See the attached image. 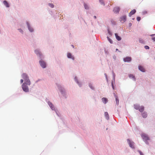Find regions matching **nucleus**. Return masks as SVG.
<instances>
[{
    "label": "nucleus",
    "instance_id": "f257e3e1",
    "mask_svg": "<svg viewBox=\"0 0 155 155\" xmlns=\"http://www.w3.org/2000/svg\"><path fill=\"white\" fill-rule=\"evenodd\" d=\"M22 88L24 91L28 92L29 91L28 88L25 84V83H23L22 85Z\"/></svg>",
    "mask_w": 155,
    "mask_h": 155
},
{
    "label": "nucleus",
    "instance_id": "f03ea898",
    "mask_svg": "<svg viewBox=\"0 0 155 155\" xmlns=\"http://www.w3.org/2000/svg\"><path fill=\"white\" fill-rule=\"evenodd\" d=\"M127 141L129 143V145L130 147H131L132 148H134V142H133L130 141V140H129V139H128L127 140Z\"/></svg>",
    "mask_w": 155,
    "mask_h": 155
},
{
    "label": "nucleus",
    "instance_id": "7ed1b4c3",
    "mask_svg": "<svg viewBox=\"0 0 155 155\" xmlns=\"http://www.w3.org/2000/svg\"><path fill=\"white\" fill-rule=\"evenodd\" d=\"M126 20V15H124L121 17L120 18V21L122 23L125 22Z\"/></svg>",
    "mask_w": 155,
    "mask_h": 155
},
{
    "label": "nucleus",
    "instance_id": "20e7f679",
    "mask_svg": "<svg viewBox=\"0 0 155 155\" xmlns=\"http://www.w3.org/2000/svg\"><path fill=\"white\" fill-rule=\"evenodd\" d=\"M39 62L41 66L43 68H45L46 67V64L43 61H40Z\"/></svg>",
    "mask_w": 155,
    "mask_h": 155
},
{
    "label": "nucleus",
    "instance_id": "39448f33",
    "mask_svg": "<svg viewBox=\"0 0 155 155\" xmlns=\"http://www.w3.org/2000/svg\"><path fill=\"white\" fill-rule=\"evenodd\" d=\"M120 10V8L119 7H115L113 10L114 12L116 13H118Z\"/></svg>",
    "mask_w": 155,
    "mask_h": 155
},
{
    "label": "nucleus",
    "instance_id": "423d86ee",
    "mask_svg": "<svg viewBox=\"0 0 155 155\" xmlns=\"http://www.w3.org/2000/svg\"><path fill=\"white\" fill-rule=\"evenodd\" d=\"M131 60V58L130 57H127L124 59V62H130Z\"/></svg>",
    "mask_w": 155,
    "mask_h": 155
},
{
    "label": "nucleus",
    "instance_id": "0eeeda50",
    "mask_svg": "<svg viewBox=\"0 0 155 155\" xmlns=\"http://www.w3.org/2000/svg\"><path fill=\"white\" fill-rule=\"evenodd\" d=\"M22 77L24 79L25 81L29 79L28 75L25 73L22 74Z\"/></svg>",
    "mask_w": 155,
    "mask_h": 155
},
{
    "label": "nucleus",
    "instance_id": "6e6552de",
    "mask_svg": "<svg viewBox=\"0 0 155 155\" xmlns=\"http://www.w3.org/2000/svg\"><path fill=\"white\" fill-rule=\"evenodd\" d=\"M142 137L143 140H149V138L145 134H143L142 135Z\"/></svg>",
    "mask_w": 155,
    "mask_h": 155
},
{
    "label": "nucleus",
    "instance_id": "1a4fd4ad",
    "mask_svg": "<svg viewBox=\"0 0 155 155\" xmlns=\"http://www.w3.org/2000/svg\"><path fill=\"white\" fill-rule=\"evenodd\" d=\"M136 12V10L135 9H134V10H132L129 13V16L130 17L132 15L134 14Z\"/></svg>",
    "mask_w": 155,
    "mask_h": 155
},
{
    "label": "nucleus",
    "instance_id": "9d476101",
    "mask_svg": "<svg viewBox=\"0 0 155 155\" xmlns=\"http://www.w3.org/2000/svg\"><path fill=\"white\" fill-rule=\"evenodd\" d=\"M25 81V84H26L28 85H30L31 84V82L29 79H28L26 80Z\"/></svg>",
    "mask_w": 155,
    "mask_h": 155
},
{
    "label": "nucleus",
    "instance_id": "9b49d317",
    "mask_svg": "<svg viewBox=\"0 0 155 155\" xmlns=\"http://www.w3.org/2000/svg\"><path fill=\"white\" fill-rule=\"evenodd\" d=\"M144 110V107L143 106H140L138 110L140 112H142Z\"/></svg>",
    "mask_w": 155,
    "mask_h": 155
},
{
    "label": "nucleus",
    "instance_id": "f8f14e48",
    "mask_svg": "<svg viewBox=\"0 0 155 155\" xmlns=\"http://www.w3.org/2000/svg\"><path fill=\"white\" fill-rule=\"evenodd\" d=\"M48 104L49 106H50V107L51 108L52 110H54V106L52 104V103L51 102H49L48 103Z\"/></svg>",
    "mask_w": 155,
    "mask_h": 155
},
{
    "label": "nucleus",
    "instance_id": "ddd939ff",
    "mask_svg": "<svg viewBox=\"0 0 155 155\" xmlns=\"http://www.w3.org/2000/svg\"><path fill=\"white\" fill-rule=\"evenodd\" d=\"M139 69L141 71L144 72L145 71V69L143 68L141 66H140L139 67Z\"/></svg>",
    "mask_w": 155,
    "mask_h": 155
},
{
    "label": "nucleus",
    "instance_id": "4468645a",
    "mask_svg": "<svg viewBox=\"0 0 155 155\" xmlns=\"http://www.w3.org/2000/svg\"><path fill=\"white\" fill-rule=\"evenodd\" d=\"M115 36L116 39L118 41H120L121 40V38L120 36H118V35L117 33H115Z\"/></svg>",
    "mask_w": 155,
    "mask_h": 155
},
{
    "label": "nucleus",
    "instance_id": "2eb2a0df",
    "mask_svg": "<svg viewBox=\"0 0 155 155\" xmlns=\"http://www.w3.org/2000/svg\"><path fill=\"white\" fill-rule=\"evenodd\" d=\"M129 76L130 78L133 79L134 81H135L136 80V78H135L133 74H130Z\"/></svg>",
    "mask_w": 155,
    "mask_h": 155
},
{
    "label": "nucleus",
    "instance_id": "dca6fc26",
    "mask_svg": "<svg viewBox=\"0 0 155 155\" xmlns=\"http://www.w3.org/2000/svg\"><path fill=\"white\" fill-rule=\"evenodd\" d=\"M102 102L104 104H106L107 101V99L105 97L103 98L102 99Z\"/></svg>",
    "mask_w": 155,
    "mask_h": 155
},
{
    "label": "nucleus",
    "instance_id": "f3484780",
    "mask_svg": "<svg viewBox=\"0 0 155 155\" xmlns=\"http://www.w3.org/2000/svg\"><path fill=\"white\" fill-rule=\"evenodd\" d=\"M3 3L5 5V6L7 7H9V5H8V4L7 2L6 1H4L3 2Z\"/></svg>",
    "mask_w": 155,
    "mask_h": 155
},
{
    "label": "nucleus",
    "instance_id": "a211bd4d",
    "mask_svg": "<svg viewBox=\"0 0 155 155\" xmlns=\"http://www.w3.org/2000/svg\"><path fill=\"white\" fill-rule=\"evenodd\" d=\"M68 58H71L73 60H74V57L71 55V54L70 53H68Z\"/></svg>",
    "mask_w": 155,
    "mask_h": 155
},
{
    "label": "nucleus",
    "instance_id": "6ab92c4d",
    "mask_svg": "<svg viewBox=\"0 0 155 155\" xmlns=\"http://www.w3.org/2000/svg\"><path fill=\"white\" fill-rule=\"evenodd\" d=\"M142 116L143 118H145L147 116V114L146 113H143L142 114Z\"/></svg>",
    "mask_w": 155,
    "mask_h": 155
},
{
    "label": "nucleus",
    "instance_id": "aec40b11",
    "mask_svg": "<svg viewBox=\"0 0 155 155\" xmlns=\"http://www.w3.org/2000/svg\"><path fill=\"white\" fill-rule=\"evenodd\" d=\"M134 108L136 110H138L140 107L139 105L137 104H135L134 105Z\"/></svg>",
    "mask_w": 155,
    "mask_h": 155
},
{
    "label": "nucleus",
    "instance_id": "412c9836",
    "mask_svg": "<svg viewBox=\"0 0 155 155\" xmlns=\"http://www.w3.org/2000/svg\"><path fill=\"white\" fill-rule=\"evenodd\" d=\"M35 52L37 54H41L40 52L39 51V50H35Z\"/></svg>",
    "mask_w": 155,
    "mask_h": 155
},
{
    "label": "nucleus",
    "instance_id": "4be33fe9",
    "mask_svg": "<svg viewBox=\"0 0 155 155\" xmlns=\"http://www.w3.org/2000/svg\"><path fill=\"white\" fill-rule=\"evenodd\" d=\"M28 29L29 30V31H31L32 32L33 31V29L32 28H31L30 26L28 25Z\"/></svg>",
    "mask_w": 155,
    "mask_h": 155
},
{
    "label": "nucleus",
    "instance_id": "5701e85b",
    "mask_svg": "<svg viewBox=\"0 0 155 155\" xmlns=\"http://www.w3.org/2000/svg\"><path fill=\"white\" fill-rule=\"evenodd\" d=\"M84 6L85 9H88L89 8V7L88 5H87L85 3H84Z\"/></svg>",
    "mask_w": 155,
    "mask_h": 155
},
{
    "label": "nucleus",
    "instance_id": "b1692460",
    "mask_svg": "<svg viewBox=\"0 0 155 155\" xmlns=\"http://www.w3.org/2000/svg\"><path fill=\"white\" fill-rule=\"evenodd\" d=\"M115 99L117 104H118L119 101V100L118 99L117 97V96H116Z\"/></svg>",
    "mask_w": 155,
    "mask_h": 155
},
{
    "label": "nucleus",
    "instance_id": "393cba45",
    "mask_svg": "<svg viewBox=\"0 0 155 155\" xmlns=\"http://www.w3.org/2000/svg\"><path fill=\"white\" fill-rule=\"evenodd\" d=\"M139 42L141 43H144L143 40L141 38L139 39Z\"/></svg>",
    "mask_w": 155,
    "mask_h": 155
},
{
    "label": "nucleus",
    "instance_id": "a878e982",
    "mask_svg": "<svg viewBox=\"0 0 155 155\" xmlns=\"http://www.w3.org/2000/svg\"><path fill=\"white\" fill-rule=\"evenodd\" d=\"M107 38L108 40L109 41L110 43L111 44L112 43H113L112 41L108 37H107Z\"/></svg>",
    "mask_w": 155,
    "mask_h": 155
},
{
    "label": "nucleus",
    "instance_id": "bb28decb",
    "mask_svg": "<svg viewBox=\"0 0 155 155\" xmlns=\"http://www.w3.org/2000/svg\"><path fill=\"white\" fill-rule=\"evenodd\" d=\"M99 0L100 2H101V4L104 5V3L103 1V0Z\"/></svg>",
    "mask_w": 155,
    "mask_h": 155
},
{
    "label": "nucleus",
    "instance_id": "cd10ccee",
    "mask_svg": "<svg viewBox=\"0 0 155 155\" xmlns=\"http://www.w3.org/2000/svg\"><path fill=\"white\" fill-rule=\"evenodd\" d=\"M89 86L92 89H94V88L91 84H89Z\"/></svg>",
    "mask_w": 155,
    "mask_h": 155
},
{
    "label": "nucleus",
    "instance_id": "c85d7f7f",
    "mask_svg": "<svg viewBox=\"0 0 155 155\" xmlns=\"http://www.w3.org/2000/svg\"><path fill=\"white\" fill-rule=\"evenodd\" d=\"M105 115L106 116V117H108V118H109V117H108V113L107 112H105Z\"/></svg>",
    "mask_w": 155,
    "mask_h": 155
},
{
    "label": "nucleus",
    "instance_id": "c756f323",
    "mask_svg": "<svg viewBox=\"0 0 155 155\" xmlns=\"http://www.w3.org/2000/svg\"><path fill=\"white\" fill-rule=\"evenodd\" d=\"M49 5L52 8H53L54 7V5L52 4H49Z\"/></svg>",
    "mask_w": 155,
    "mask_h": 155
},
{
    "label": "nucleus",
    "instance_id": "7c9ffc66",
    "mask_svg": "<svg viewBox=\"0 0 155 155\" xmlns=\"http://www.w3.org/2000/svg\"><path fill=\"white\" fill-rule=\"evenodd\" d=\"M74 79L75 80V81H76V82L79 85H80L79 84V83L78 82V80H77V77H75V78H74Z\"/></svg>",
    "mask_w": 155,
    "mask_h": 155
},
{
    "label": "nucleus",
    "instance_id": "2f4dec72",
    "mask_svg": "<svg viewBox=\"0 0 155 155\" xmlns=\"http://www.w3.org/2000/svg\"><path fill=\"white\" fill-rule=\"evenodd\" d=\"M144 48L146 49H149V47L148 46H145Z\"/></svg>",
    "mask_w": 155,
    "mask_h": 155
},
{
    "label": "nucleus",
    "instance_id": "473e14b6",
    "mask_svg": "<svg viewBox=\"0 0 155 155\" xmlns=\"http://www.w3.org/2000/svg\"><path fill=\"white\" fill-rule=\"evenodd\" d=\"M137 21H139L140 20V17H137Z\"/></svg>",
    "mask_w": 155,
    "mask_h": 155
},
{
    "label": "nucleus",
    "instance_id": "72a5a7b5",
    "mask_svg": "<svg viewBox=\"0 0 155 155\" xmlns=\"http://www.w3.org/2000/svg\"><path fill=\"white\" fill-rule=\"evenodd\" d=\"M139 152L140 153V155H143V153H142V152L141 151H139Z\"/></svg>",
    "mask_w": 155,
    "mask_h": 155
},
{
    "label": "nucleus",
    "instance_id": "f704fd0d",
    "mask_svg": "<svg viewBox=\"0 0 155 155\" xmlns=\"http://www.w3.org/2000/svg\"><path fill=\"white\" fill-rule=\"evenodd\" d=\"M20 82L21 83H22L23 82V79H21L20 80Z\"/></svg>",
    "mask_w": 155,
    "mask_h": 155
},
{
    "label": "nucleus",
    "instance_id": "c9c22d12",
    "mask_svg": "<svg viewBox=\"0 0 155 155\" xmlns=\"http://www.w3.org/2000/svg\"><path fill=\"white\" fill-rule=\"evenodd\" d=\"M19 30L20 32L22 33L23 32V31L22 30H21V29H19Z\"/></svg>",
    "mask_w": 155,
    "mask_h": 155
},
{
    "label": "nucleus",
    "instance_id": "e433bc0d",
    "mask_svg": "<svg viewBox=\"0 0 155 155\" xmlns=\"http://www.w3.org/2000/svg\"><path fill=\"white\" fill-rule=\"evenodd\" d=\"M152 39L153 41H155V37L152 38Z\"/></svg>",
    "mask_w": 155,
    "mask_h": 155
},
{
    "label": "nucleus",
    "instance_id": "4c0bfd02",
    "mask_svg": "<svg viewBox=\"0 0 155 155\" xmlns=\"http://www.w3.org/2000/svg\"><path fill=\"white\" fill-rule=\"evenodd\" d=\"M112 85L113 89H114V87L113 83H112Z\"/></svg>",
    "mask_w": 155,
    "mask_h": 155
},
{
    "label": "nucleus",
    "instance_id": "58836bf2",
    "mask_svg": "<svg viewBox=\"0 0 155 155\" xmlns=\"http://www.w3.org/2000/svg\"><path fill=\"white\" fill-rule=\"evenodd\" d=\"M154 35V34H152V35H150L151 36H153Z\"/></svg>",
    "mask_w": 155,
    "mask_h": 155
},
{
    "label": "nucleus",
    "instance_id": "ea45409f",
    "mask_svg": "<svg viewBox=\"0 0 155 155\" xmlns=\"http://www.w3.org/2000/svg\"><path fill=\"white\" fill-rule=\"evenodd\" d=\"M94 18H96V16H94Z\"/></svg>",
    "mask_w": 155,
    "mask_h": 155
},
{
    "label": "nucleus",
    "instance_id": "a19ab883",
    "mask_svg": "<svg viewBox=\"0 0 155 155\" xmlns=\"http://www.w3.org/2000/svg\"><path fill=\"white\" fill-rule=\"evenodd\" d=\"M118 49L117 48L116 49V51H118Z\"/></svg>",
    "mask_w": 155,
    "mask_h": 155
},
{
    "label": "nucleus",
    "instance_id": "79ce46f5",
    "mask_svg": "<svg viewBox=\"0 0 155 155\" xmlns=\"http://www.w3.org/2000/svg\"><path fill=\"white\" fill-rule=\"evenodd\" d=\"M72 47H74V46H73V45H72Z\"/></svg>",
    "mask_w": 155,
    "mask_h": 155
},
{
    "label": "nucleus",
    "instance_id": "37998d69",
    "mask_svg": "<svg viewBox=\"0 0 155 155\" xmlns=\"http://www.w3.org/2000/svg\"><path fill=\"white\" fill-rule=\"evenodd\" d=\"M61 92H62V91H61Z\"/></svg>",
    "mask_w": 155,
    "mask_h": 155
}]
</instances>
